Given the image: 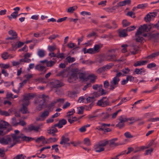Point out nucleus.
Wrapping results in <instances>:
<instances>
[{
  "mask_svg": "<svg viewBox=\"0 0 159 159\" xmlns=\"http://www.w3.org/2000/svg\"><path fill=\"white\" fill-rule=\"evenodd\" d=\"M119 120L120 122L116 125V126L120 129H121L124 126V123L126 121L127 119H125L123 116H121L119 117Z\"/></svg>",
  "mask_w": 159,
  "mask_h": 159,
  "instance_id": "2eb2a0df",
  "label": "nucleus"
},
{
  "mask_svg": "<svg viewBox=\"0 0 159 159\" xmlns=\"http://www.w3.org/2000/svg\"><path fill=\"white\" fill-rule=\"evenodd\" d=\"M0 114L1 115L4 116H8L10 115L9 113L6 111H2L1 110V112H0Z\"/></svg>",
  "mask_w": 159,
  "mask_h": 159,
  "instance_id": "052dcab7",
  "label": "nucleus"
},
{
  "mask_svg": "<svg viewBox=\"0 0 159 159\" xmlns=\"http://www.w3.org/2000/svg\"><path fill=\"white\" fill-rule=\"evenodd\" d=\"M21 135V139L23 141L29 142L34 140V138L24 136L22 134H20Z\"/></svg>",
  "mask_w": 159,
  "mask_h": 159,
  "instance_id": "4be33fe9",
  "label": "nucleus"
},
{
  "mask_svg": "<svg viewBox=\"0 0 159 159\" xmlns=\"http://www.w3.org/2000/svg\"><path fill=\"white\" fill-rule=\"evenodd\" d=\"M37 54L39 57H43L45 56V51L44 50L40 49L38 51Z\"/></svg>",
  "mask_w": 159,
  "mask_h": 159,
  "instance_id": "58836bf2",
  "label": "nucleus"
},
{
  "mask_svg": "<svg viewBox=\"0 0 159 159\" xmlns=\"http://www.w3.org/2000/svg\"><path fill=\"white\" fill-rule=\"evenodd\" d=\"M148 62L147 61L140 60L137 61L134 63L133 65L134 67H137L138 66L145 65Z\"/></svg>",
  "mask_w": 159,
  "mask_h": 159,
  "instance_id": "aec40b11",
  "label": "nucleus"
},
{
  "mask_svg": "<svg viewBox=\"0 0 159 159\" xmlns=\"http://www.w3.org/2000/svg\"><path fill=\"white\" fill-rule=\"evenodd\" d=\"M43 126L42 124H39L37 126H34L33 124L30 125L27 129V131L28 132H30L34 131L35 132H39L40 130H41Z\"/></svg>",
  "mask_w": 159,
  "mask_h": 159,
  "instance_id": "6e6552de",
  "label": "nucleus"
},
{
  "mask_svg": "<svg viewBox=\"0 0 159 159\" xmlns=\"http://www.w3.org/2000/svg\"><path fill=\"white\" fill-rule=\"evenodd\" d=\"M156 66V65L154 63H149L147 65V67L148 69H151L152 68L155 67Z\"/></svg>",
  "mask_w": 159,
  "mask_h": 159,
  "instance_id": "5fc2aeb1",
  "label": "nucleus"
},
{
  "mask_svg": "<svg viewBox=\"0 0 159 159\" xmlns=\"http://www.w3.org/2000/svg\"><path fill=\"white\" fill-rule=\"evenodd\" d=\"M1 56L3 60H6L9 58L14 57L15 55L9 54V53L7 52H4L1 54Z\"/></svg>",
  "mask_w": 159,
  "mask_h": 159,
  "instance_id": "f3484780",
  "label": "nucleus"
},
{
  "mask_svg": "<svg viewBox=\"0 0 159 159\" xmlns=\"http://www.w3.org/2000/svg\"><path fill=\"white\" fill-rule=\"evenodd\" d=\"M116 49H111L108 50L104 56V60L107 61H115L116 55L114 54Z\"/></svg>",
  "mask_w": 159,
  "mask_h": 159,
  "instance_id": "f03ea898",
  "label": "nucleus"
},
{
  "mask_svg": "<svg viewBox=\"0 0 159 159\" xmlns=\"http://www.w3.org/2000/svg\"><path fill=\"white\" fill-rule=\"evenodd\" d=\"M9 34L11 37H7L6 39V40H11V43H12L13 41L16 40L18 38L17 34L16 32L13 30H10L8 31Z\"/></svg>",
  "mask_w": 159,
  "mask_h": 159,
  "instance_id": "9d476101",
  "label": "nucleus"
},
{
  "mask_svg": "<svg viewBox=\"0 0 159 159\" xmlns=\"http://www.w3.org/2000/svg\"><path fill=\"white\" fill-rule=\"evenodd\" d=\"M57 127V126L56 125V124L52 126L51 129L48 130V133L52 134L53 136L56 135L55 133L57 132V130L56 128Z\"/></svg>",
  "mask_w": 159,
  "mask_h": 159,
  "instance_id": "a211bd4d",
  "label": "nucleus"
},
{
  "mask_svg": "<svg viewBox=\"0 0 159 159\" xmlns=\"http://www.w3.org/2000/svg\"><path fill=\"white\" fill-rule=\"evenodd\" d=\"M49 97L48 96L44 94L42 95L41 97H39V104L38 107V109L39 111L42 110V108L46 106L47 103L48 101Z\"/></svg>",
  "mask_w": 159,
  "mask_h": 159,
  "instance_id": "7ed1b4c3",
  "label": "nucleus"
},
{
  "mask_svg": "<svg viewBox=\"0 0 159 159\" xmlns=\"http://www.w3.org/2000/svg\"><path fill=\"white\" fill-rule=\"evenodd\" d=\"M124 3V1L120 2L118 3L117 5H116V6H117V8H118L120 7L125 6Z\"/></svg>",
  "mask_w": 159,
  "mask_h": 159,
  "instance_id": "0e129e2a",
  "label": "nucleus"
},
{
  "mask_svg": "<svg viewBox=\"0 0 159 159\" xmlns=\"http://www.w3.org/2000/svg\"><path fill=\"white\" fill-rule=\"evenodd\" d=\"M102 123H102V129H103V130H102L105 133L111 131V129L108 128L106 126H105V127L102 126Z\"/></svg>",
  "mask_w": 159,
  "mask_h": 159,
  "instance_id": "13d9d810",
  "label": "nucleus"
},
{
  "mask_svg": "<svg viewBox=\"0 0 159 159\" xmlns=\"http://www.w3.org/2000/svg\"><path fill=\"white\" fill-rule=\"evenodd\" d=\"M149 27L148 26L146 25H144L143 26L141 25L137 30L136 32V34L137 35L139 33L142 34L145 32L149 31Z\"/></svg>",
  "mask_w": 159,
  "mask_h": 159,
  "instance_id": "ddd939ff",
  "label": "nucleus"
},
{
  "mask_svg": "<svg viewBox=\"0 0 159 159\" xmlns=\"http://www.w3.org/2000/svg\"><path fill=\"white\" fill-rule=\"evenodd\" d=\"M135 149H136V150L134 152H137L142 150H144L146 149V148L145 146H142L140 147L137 146L135 147Z\"/></svg>",
  "mask_w": 159,
  "mask_h": 159,
  "instance_id": "ea45409f",
  "label": "nucleus"
},
{
  "mask_svg": "<svg viewBox=\"0 0 159 159\" xmlns=\"http://www.w3.org/2000/svg\"><path fill=\"white\" fill-rule=\"evenodd\" d=\"M109 143L108 141L103 140L100 141L98 143L96 144L94 147L96 152H100L104 150V147Z\"/></svg>",
  "mask_w": 159,
  "mask_h": 159,
  "instance_id": "20e7f679",
  "label": "nucleus"
},
{
  "mask_svg": "<svg viewBox=\"0 0 159 159\" xmlns=\"http://www.w3.org/2000/svg\"><path fill=\"white\" fill-rule=\"evenodd\" d=\"M114 64L112 63H110L108 65L105 66L104 67V70L106 69H110L113 66Z\"/></svg>",
  "mask_w": 159,
  "mask_h": 159,
  "instance_id": "6e6d98bb",
  "label": "nucleus"
},
{
  "mask_svg": "<svg viewBox=\"0 0 159 159\" xmlns=\"http://www.w3.org/2000/svg\"><path fill=\"white\" fill-rule=\"evenodd\" d=\"M149 13L144 18V20L147 22H149L152 19Z\"/></svg>",
  "mask_w": 159,
  "mask_h": 159,
  "instance_id": "a19ab883",
  "label": "nucleus"
},
{
  "mask_svg": "<svg viewBox=\"0 0 159 159\" xmlns=\"http://www.w3.org/2000/svg\"><path fill=\"white\" fill-rule=\"evenodd\" d=\"M66 61L69 63H71L75 61V58L71 57L70 56L67 57L66 58Z\"/></svg>",
  "mask_w": 159,
  "mask_h": 159,
  "instance_id": "473e14b6",
  "label": "nucleus"
},
{
  "mask_svg": "<svg viewBox=\"0 0 159 159\" xmlns=\"http://www.w3.org/2000/svg\"><path fill=\"white\" fill-rule=\"evenodd\" d=\"M45 68V66H41L40 64L37 65L35 67V69L39 71H42Z\"/></svg>",
  "mask_w": 159,
  "mask_h": 159,
  "instance_id": "72a5a7b5",
  "label": "nucleus"
},
{
  "mask_svg": "<svg viewBox=\"0 0 159 159\" xmlns=\"http://www.w3.org/2000/svg\"><path fill=\"white\" fill-rule=\"evenodd\" d=\"M118 139L117 138H115L113 139L110 140H109V145L111 146L112 145H113L114 146H117L120 145V144L119 143H116L115 142Z\"/></svg>",
  "mask_w": 159,
  "mask_h": 159,
  "instance_id": "cd10ccee",
  "label": "nucleus"
},
{
  "mask_svg": "<svg viewBox=\"0 0 159 159\" xmlns=\"http://www.w3.org/2000/svg\"><path fill=\"white\" fill-rule=\"evenodd\" d=\"M157 121H159V117H156V118H152L149 119L148 120V121L151 122H155Z\"/></svg>",
  "mask_w": 159,
  "mask_h": 159,
  "instance_id": "680f3d73",
  "label": "nucleus"
},
{
  "mask_svg": "<svg viewBox=\"0 0 159 159\" xmlns=\"http://www.w3.org/2000/svg\"><path fill=\"white\" fill-rule=\"evenodd\" d=\"M48 139L49 141V143H51L55 142H56L57 140L58 139L55 138H52L51 137V138H50Z\"/></svg>",
  "mask_w": 159,
  "mask_h": 159,
  "instance_id": "774afa93",
  "label": "nucleus"
},
{
  "mask_svg": "<svg viewBox=\"0 0 159 159\" xmlns=\"http://www.w3.org/2000/svg\"><path fill=\"white\" fill-rule=\"evenodd\" d=\"M148 26L149 27V30H150L151 28L152 27H155L157 30H159V25L158 23H157L155 24H150L148 25Z\"/></svg>",
  "mask_w": 159,
  "mask_h": 159,
  "instance_id": "79ce46f5",
  "label": "nucleus"
},
{
  "mask_svg": "<svg viewBox=\"0 0 159 159\" xmlns=\"http://www.w3.org/2000/svg\"><path fill=\"white\" fill-rule=\"evenodd\" d=\"M100 47L98 44L94 45L93 48H90L87 50V52L89 53L93 54L99 52L100 51Z\"/></svg>",
  "mask_w": 159,
  "mask_h": 159,
  "instance_id": "f8f14e48",
  "label": "nucleus"
},
{
  "mask_svg": "<svg viewBox=\"0 0 159 159\" xmlns=\"http://www.w3.org/2000/svg\"><path fill=\"white\" fill-rule=\"evenodd\" d=\"M10 135L11 136V139H12L13 143L9 147L10 148L13 147L17 143L20 142V139H21V135H19L16 134H11Z\"/></svg>",
  "mask_w": 159,
  "mask_h": 159,
  "instance_id": "1a4fd4ad",
  "label": "nucleus"
},
{
  "mask_svg": "<svg viewBox=\"0 0 159 159\" xmlns=\"http://www.w3.org/2000/svg\"><path fill=\"white\" fill-rule=\"evenodd\" d=\"M138 50V47L135 45L132 46L130 49L131 53L133 55H135L136 54Z\"/></svg>",
  "mask_w": 159,
  "mask_h": 159,
  "instance_id": "a878e982",
  "label": "nucleus"
},
{
  "mask_svg": "<svg viewBox=\"0 0 159 159\" xmlns=\"http://www.w3.org/2000/svg\"><path fill=\"white\" fill-rule=\"evenodd\" d=\"M98 105L102 107H105L110 105L109 100L107 97H103L99 100L97 103Z\"/></svg>",
  "mask_w": 159,
  "mask_h": 159,
  "instance_id": "0eeeda50",
  "label": "nucleus"
},
{
  "mask_svg": "<svg viewBox=\"0 0 159 159\" xmlns=\"http://www.w3.org/2000/svg\"><path fill=\"white\" fill-rule=\"evenodd\" d=\"M45 140V138L43 136H41L40 137L38 138L35 140V142L37 143H39L41 142H42V143L44 144V140Z\"/></svg>",
  "mask_w": 159,
  "mask_h": 159,
  "instance_id": "7c9ffc66",
  "label": "nucleus"
},
{
  "mask_svg": "<svg viewBox=\"0 0 159 159\" xmlns=\"http://www.w3.org/2000/svg\"><path fill=\"white\" fill-rule=\"evenodd\" d=\"M86 101L87 103L90 102L93 103V102L94 101V98L92 97V96L86 98Z\"/></svg>",
  "mask_w": 159,
  "mask_h": 159,
  "instance_id": "864d4df0",
  "label": "nucleus"
},
{
  "mask_svg": "<svg viewBox=\"0 0 159 159\" xmlns=\"http://www.w3.org/2000/svg\"><path fill=\"white\" fill-rule=\"evenodd\" d=\"M48 48L49 51L51 52L53 51L56 49V47L54 46H49Z\"/></svg>",
  "mask_w": 159,
  "mask_h": 159,
  "instance_id": "69168bd1",
  "label": "nucleus"
},
{
  "mask_svg": "<svg viewBox=\"0 0 159 159\" xmlns=\"http://www.w3.org/2000/svg\"><path fill=\"white\" fill-rule=\"evenodd\" d=\"M122 24L123 27H125L129 25L130 24V23L128 22L126 20H124L122 21Z\"/></svg>",
  "mask_w": 159,
  "mask_h": 159,
  "instance_id": "c03bdc74",
  "label": "nucleus"
},
{
  "mask_svg": "<svg viewBox=\"0 0 159 159\" xmlns=\"http://www.w3.org/2000/svg\"><path fill=\"white\" fill-rule=\"evenodd\" d=\"M157 56L156 52L153 53L148 55L146 57V59H152Z\"/></svg>",
  "mask_w": 159,
  "mask_h": 159,
  "instance_id": "603ef678",
  "label": "nucleus"
},
{
  "mask_svg": "<svg viewBox=\"0 0 159 159\" xmlns=\"http://www.w3.org/2000/svg\"><path fill=\"white\" fill-rule=\"evenodd\" d=\"M52 61H50L47 62V67H51L57 61V58H53Z\"/></svg>",
  "mask_w": 159,
  "mask_h": 159,
  "instance_id": "c85d7f7f",
  "label": "nucleus"
},
{
  "mask_svg": "<svg viewBox=\"0 0 159 159\" xmlns=\"http://www.w3.org/2000/svg\"><path fill=\"white\" fill-rule=\"evenodd\" d=\"M116 72L117 73L116 76L115 77H114L113 78L119 81H120V79L119 78V77L121 76H123L125 75L124 74H122V73L120 72H118V71H116Z\"/></svg>",
  "mask_w": 159,
  "mask_h": 159,
  "instance_id": "2f4dec72",
  "label": "nucleus"
},
{
  "mask_svg": "<svg viewBox=\"0 0 159 159\" xmlns=\"http://www.w3.org/2000/svg\"><path fill=\"white\" fill-rule=\"evenodd\" d=\"M103 86L105 89H107L110 86V84L108 80L105 81L103 83Z\"/></svg>",
  "mask_w": 159,
  "mask_h": 159,
  "instance_id": "bf43d9fd",
  "label": "nucleus"
},
{
  "mask_svg": "<svg viewBox=\"0 0 159 159\" xmlns=\"http://www.w3.org/2000/svg\"><path fill=\"white\" fill-rule=\"evenodd\" d=\"M96 77L94 75H89L87 77V79L90 80L91 82L94 83L95 81Z\"/></svg>",
  "mask_w": 159,
  "mask_h": 159,
  "instance_id": "c9c22d12",
  "label": "nucleus"
},
{
  "mask_svg": "<svg viewBox=\"0 0 159 159\" xmlns=\"http://www.w3.org/2000/svg\"><path fill=\"white\" fill-rule=\"evenodd\" d=\"M126 15L133 18H134L135 17L134 13L132 11L128 12L127 13Z\"/></svg>",
  "mask_w": 159,
  "mask_h": 159,
  "instance_id": "3c124183",
  "label": "nucleus"
},
{
  "mask_svg": "<svg viewBox=\"0 0 159 159\" xmlns=\"http://www.w3.org/2000/svg\"><path fill=\"white\" fill-rule=\"evenodd\" d=\"M84 143L85 144L88 146H89L91 145L90 140L88 138H86L84 139Z\"/></svg>",
  "mask_w": 159,
  "mask_h": 159,
  "instance_id": "de8ad7c7",
  "label": "nucleus"
},
{
  "mask_svg": "<svg viewBox=\"0 0 159 159\" xmlns=\"http://www.w3.org/2000/svg\"><path fill=\"white\" fill-rule=\"evenodd\" d=\"M77 78V75L76 73L73 72L71 75L68 77V81L70 83H71L75 81Z\"/></svg>",
  "mask_w": 159,
  "mask_h": 159,
  "instance_id": "6ab92c4d",
  "label": "nucleus"
},
{
  "mask_svg": "<svg viewBox=\"0 0 159 159\" xmlns=\"http://www.w3.org/2000/svg\"><path fill=\"white\" fill-rule=\"evenodd\" d=\"M34 94L29 93L24 96L22 100L23 103L22 104V107L20 109V111L23 114L29 113L27 107L29 104V100L34 97Z\"/></svg>",
  "mask_w": 159,
  "mask_h": 159,
  "instance_id": "f257e3e1",
  "label": "nucleus"
},
{
  "mask_svg": "<svg viewBox=\"0 0 159 159\" xmlns=\"http://www.w3.org/2000/svg\"><path fill=\"white\" fill-rule=\"evenodd\" d=\"M11 136L10 134L0 138V143L2 145L9 144H11Z\"/></svg>",
  "mask_w": 159,
  "mask_h": 159,
  "instance_id": "423d86ee",
  "label": "nucleus"
},
{
  "mask_svg": "<svg viewBox=\"0 0 159 159\" xmlns=\"http://www.w3.org/2000/svg\"><path fill=\"white\" fill-rule=\"evenodd\" d=\"M148 7V4H142L138 5L137 8L138 9H143Z\"/></svg>",
  "mask_w": 159,
  "mask_h": 159,
  "instance_id": "37998d69",
  "label": "nucleus"
},
{
  "mask_svg": "<svg viewBox=\"0 0 159 159\" xmlns=\"http://www.w3.org/2000/svg\"><path fill=\"white\" fill-rule=\"evenodd\" d=\"M57 103V102H55V101H54L53 102H51L50 104H49L47 106V107L49 110L50 111H52L53 110L54 107V106L55 104Z\"/></svg>",
  "mask_w": 159,
  "mask_h": 159,
  "instance_id": "f704fd0d",
  "label": "nucleus"
},
{
  "mask_svg": "<svg viewBox=\"0 0 159 159\" xmlns=\"http://www.w3.org/2000/svg\"><path fill=\"white\" fill-rule=\"evenodd\" d=\"M130 71V70L128 68L123 69L121 70V71L123 73V74H126L128 73Z\"/></svg>",
  "mask_w": 159,
  "mask_h": 159,
  "instance_id": "338daca9",
  "label": "nucleus"
},
{
  "mask_svg": "<svg viewBox=\"0 0 159 159\" xmlns=\"http://www.w3.org/2000/svg\"><path fill=\"white\" fill-rule=\"evenodd\" d=\"M67 123V121L66 120L62 119L60 120L57 124H56V125H57V127L59 128H61L63 125H64Z\"/></svg>",
  "mask_w": 159,
  "mask_h": 159,
  "instance_id": "b1692460",
  "label": "nucleus"
},
{
  "mask_svg": "<svg viewBox=\"0 0 159 159\" xmlns=\"http://www.w3.org/2000/svg\"><path fill=\"white\" fill-rule=\"evenodd\" d=\"M119 82L117 80L113 78L112 80L110 82L109 90L111 91H113L116 87L118 86Z\"/></svg>",
  "mask_w": 159,
  "mask_h": 159,
  "instance_id": "4468645a",
  "label": "nucleus"
},
{
  "mask_svg": "<svg viewBox=\"0 0 159 159\" xmlns=\"http://www.w3.org/2000/svg\"><path fill=\"white\" fill-rule=\"evenodd\" d=\"M25 43L20 41H17L16 42L12 43L11 44L12 47L14 48H20Z\"/></svg>",
  "mask_w": 159,
  "mask_h": 159,
  "instance_id": "5701e85b",
  "label": "nucleus"
},
{
  "mask_svg": "<svg viewBox=\"0 0 159 159\" xmlns=\"http://www.w3.org/2000/svg\"><path fill=\"white\" fill-rule=\"evenodd\" d=\"M116 9H117V6H116L115 5L111 8H108L107 9V11L109 12H113V11L115 10Z\"/></svg>",
  "mask_w": 159,
  "mask_h": 159,
  "instance_id": "8fccbe9b",
  "label": "nucleus"
},
{
  "mask_svg": "<svg viewBox=\"0 0 159 159\" xmlns=\"http://www.w3.org/2000/svg\"><path fill=\"white\" fill-rule=\"evenodd\" d=\"M18 12L14 11L11 13V16H8L7 17L9 18L10 20H11L12 19H16L18 16Z\"/></svg>",
  "mask_w": 159,
  "mask_h": 159,
  "instance_id": "c756f323",
  "label": "nucleus"
},
{
  "mask_svg": "<svg viewBox=\"0 0 159 159\" xmlns=\"http://www.w3.org/2000/svg\"><path fill=\"white\" fill-rule=\"evenodd\" d=\"M18 123L17 122L16 118L15 117L11 119V124L13 126H16L18 125Z\"/></svg>",
  "mask_w": 159,
  "mask_h": 159,
  "instance_id": "a18cd8bd",
  "label": "nucleus"
},
{
  "mask_svg": "<svg viewBox=\"0 0 159 159\" xmlns=\"http://www.w3.org/2000/svg\"><path fill=\"white\" fill-rule=\"evenodd\" d=\"M49 115V112L48 111H45L43 112L41 115V117L44 120Z\"/></svg>",
  "mask_w": 159,
  "mask_h": 159,
  "instance_id": "4c0bfd02",
  "label": "nucleus"
},
{
  "mask_svg": "<svg viewBox=\"0 0 159 159\" xmlns=\"http://www.w3.org/2000/svg\"><path fill=\"white\" fill-rule=\"evenodd\" d=\"M124 118L125 119H127L126 121H127L128 120H129L130 121H134V122H135L139 120V119L135 120L133 117H130L129 118H127V117H125Z\"/></svg>",
  "mask_w": 159,
  "mask_h": 159,
  "instance_id": "4d7b16f0",
  "label": "nucleus"
},
{
  "mask_svg": "<svg viewBox=\"0 0 159 159\" xmlns=\"http://www.w3.org/2000/svg\"><path fill=\"white\" fill-rule=\"evenodd\" d=\"M66 70H63L59 72L57 74L58 76H61L63 77H65L64 75L65 74Z\"/></svg>",
  "mask_w": 159,
  "mask_h": 159,
  "instance_id": "49530a36",
  "label": "nucleus"
},
{
  "mask_svg": "<svg viewBox=\"0 0 159 159\" xmlns=\"http://www.w3.org/2000/svg\"><path fill=\"white\" fill-rule=\"evenodd\" d=\"M69 141L70 139L68 137H66L63 135L61 137L60 144L63 145V147L66 148L67 146H70V143L68 142Z\"/></svg>",
  "mask_w": 159,
  "mask_h": 159,
  "instance_id": "9b49d317",
  "label": "nucleus"
},
{
  "mask_svg": "<svg viewBox=\"0 0 159 159\" xmlns=\"http://www.w3.org/2000/svg\"><path fill=\"white\" fill-rule=\"evenodd\" d=\"M112 29H114L117 28V25L115 21H113L112 22Z\"/></svg>",
  "mask_w": 159,
  "mask_h": 159,
  "instance_id": "e2e57ef3",
  "label": "nucleus"
},
{
  "mask_svg": "<svg viewBox=\"0 0 159 159\" xmlns=\"http://www.w3.org/2000/svg\"><path fill=\"white\" fill-rule=\"evenodd\" d=\"M51 84L54 88H58L64 85V84L58 80H54L51 83Z\"/></svg>",
  "mask_w": 159,
  "mask_h": 159,
  "instance_id": "dca6fc26",
  "label": "nucleus"
},
{
  "mask_svg": "<svg viewBox=\"0 0 159 159\" xmlns=\"http://www.w3.org/2000/svg\"><path fill=\"white\" fill-rule=\"evenodd\" d=\"M77 7L76 6L70 7L68 8L67 11L68 12L73 13L75 10L77 9Z\"/></svg>",
  "mask_w": 159,
  "mask_h": 159,
  "instance_id": "e433bc0d",
  "label": "nucleus"
},
{
  "mask_svg": "<svg viewBox=\"0 0 159 159\" xmlns=\"http://www.w3.org/2000/svg\"><path fill=\"white\" fill-rule=\"evenodd\" d=\"M11 125L7 122L4 120H2L0 122V130L4 132V134H6L9 132L11 129Z\"/></svg>",
  "mask_w": 159,
  "mask_h": 159,
  "instance_id": "39448f33",
  "label": "nucleus"
},
{
  "mask_svg": "<svg viewBox=\"0 0 159 159\" xmlns=\"http://www.w3.org/2000/svg\"><path fill=\"white\" fill-rule=\"evenodd\" d=\"M135 36L136 37L135 40L136 42L141 43L143 42V41L144 40V39L142 37V34L139 33L136 35V33Z\"/></svg>",
  "mask_w": 159,
  "mask_h": 159,
  "instance_id": "412c9836",
  "label": "nucleus"
},
{
  "mask_svg": "<svg viewBox=\"0 0 159 159\" xmlns=\"http://www.w3.org/2000/svg\"><path fill=\"white\" fill-rule=\"evenodd\" d=\"M155 139H152L151 140L148 145L145 146L146 149L152 146L153 145H154V147H156L158 145V144L157 142L155 143Z\"/></svg>",
  "mask_w": 159,
  "mask_h": 159,
  "instance_id": "393cba45",
  "label": "nucleus"
},
{
  "mask_svg": "<svg viewBox=\"0 0 159 159\" xmlns=\"http://www.w3.org/2000/svg\"><path fill=\"white\" fill-rule=\"evenodd\" d=\"M136 29V27L135 26L133 25L128 27L127 28L125 29L126 31L127 32H130L131 31L134 30Z\"/></svg>",
  "mask_w": 159,
  "mask_h": 159,
  "instance_id": "09e8293b",
  "label": "nucleus"
},
{
  "mask_svg": "<svg viewBox=\"0 0 159 159\" xmlns=\"http://www.w3.org/2000/svg\"><path fill=\"white\" fill-rule=\"evenodd\" d=\"M127 32L125 29L121 30L119 32V36L120 37H125L128 35Z\"/></svg>",
  "mask_w": 159,
  "mask_h": 159,
  "instance_id": "bb28decb",
  "label": "nucleus"
}]
</instances>
